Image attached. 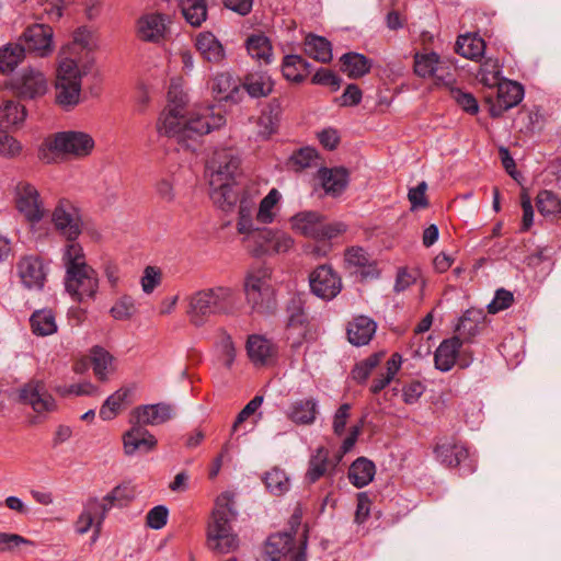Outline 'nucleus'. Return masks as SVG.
<instances>
[{
    "instance_id": "obj_1",
    "label": "nucleus",
    "mask_w": 561,
    "mask_h": 561,
    "mask_svg": "<svg viewBox=\"0 0 561 561\" xmlns=\"http://www.w3.org/2000/svg\"><path fill=\"white\" fill-rule=\"evenodd\" d=\"M237 515L234 494L229 491L220 493L215 501L211 522L207 526L206 546L209 550L226 554L238 549L239 538L232 533L230 524Z\"/></svg>"
},
{
    "instance_id": "obj_2",
    "label": "nucleus",
    "mask_w": 561,
    "mask_h": 561,
    "mask_svg": "<svg viewBox=\"0 0 561 561\" xmlns=\"http://www.w3.org/2000/svg\"><path fill=\"white\" fill-rule=\"evenodd\" d=\"M234 305L233 290L217 286L198 290L190 298L187 314L195 327H202L208 317L229 313Z\"/></svg>"
},
{
    "instance_id": "obj_3",
    "label": "nucleus",
    "mask_w": 561,
    "mask_h": 561,
    "mask_svg": "<svg viewBox=\"0 0 561 561\" xmlns=\"http://www.w3.org/2000/svg\"><path fill=\"white\" fill-rule=\"evenodd\" d=\"M272 270L265 265L248 271L243 279V291L252 311L273 314L277 308L276 294L270 284Z\"/></svg>"
},
{
    "instance_id": "obj_4",
    "label": "nucleus",
    "mask_w": 561,
    "mask_h": 561,
    "mask_svg": "<svg viewBox=\"0 0 561 561\" xmlns=\"http://www.w3.org/2000/svg\"><path fill=\"white\" fill-rule=\"evenodd\" d=\"M94 148L93 138L83 131H58L53 138H46L38 149V159L45 163L55 161L54 156H73L83 158Z\"/></svg>"
},
{
    "instance_id": "obj_5",
    "label": "nucleus",
    "mask_w": 561,
    "mask_h": 561,
    "mask_svg": "<svg viewBox=\"0 0 561 561\" xmlns=\"http://www.w3.org/2000/svg\"><path fill=\"white\" fill-rule=\"evenodd\" d=\"M293 230L316 241H330L346 231L343 222H325V217L314 210L299 211L290 218Z\"/></svg>"
},
{
    "instance_id": "obj_6",
    "label": "nucleus",
    "mask_w": 561,
    "mask_h": 561,
    "mask_svg": "<svg viewBox=\"0 0 561 561\" xmlns=\"http://www.w3.org/2000/svg\"><path fill=\"white\" fill-rule=\"evenodd\" d=\"M287 314L286 330L291 334L296 329L300 331L297 339L291 343L293 348H298L304 342L316 340V332L311 328L309 316L306 311V299L299 293H295L287 300L285 306Z\"/></svg>"
},
{
    "instance_id": "obj_7",
    "label": "nucleus",
    "mask_w": 561,
    "mask_h": 561,
    "mask_svg": "<svg viewBox=\"0 0 561 561\" xmlns=\"http://www.w3.org/2000/svg\"><path fill=\"white\" fill-rule=\"evenodd\" d=\"M308 280L311 294L324 301L333 300L343 289L341 275L330 264L318 265Z\"/></svg>"
},
{
    "instance_id": "obj_8",
    "label": "nucleus",
    "mask_w": 561,
    "mask_h": 561,
    "mask_svg": "<svg viewBox=\"0 0 561 561\" xmlns=\"http://www.w3.org/2000/svg\"><path fill=\"white\" fill-rule=\"evenodd\" d=\"M249 239L254 242V247L251 250V254L254 257L287 252L294 245L293 238L287 233L266 227L255 228Z\"/></svg>"
},
{
    "instance_id": "obj_9",
    "label": "nucleus",
    "mask_w": 561,
    "mask_h": 561,
    "mask_svg": "<svg viewBox=\"0 0 561 561\" xmlns=\"http://www.w3.org/2000/svg\"><path fill=\"white\" fill-rule=\"evenodd\" d=\"M9 87L19 101L36 100L47 92L45 76L33 68L23 69L11 78Z\"/></svg>"
},
{
    "instance_id": "obj_10",
    "label": "nucleus",
    "mask_w": 561,
    "mask_h": 561,
    "mask_svg": "<svg viewBox=\"0 0 561 561\" xmlns=\"http://www.w3.org/2000/svg\"><path fill=\"white\" fill-rule=\"evenodd\" d=\"M241 158L232 149H222L215 151L211 160L207 164L210 170L209 184L218 182H236V178L241 173Z\"/></svg>"
},
{
    "instance_id": "obj_11",
    "label": "nucleus",
    "mask_w": 561,
    "mask_h": 561,
    "mask_svg": "<svg viewBox=\"0 0 561 561\" xmlns=\"http://www.w3.org/2000/svg\"><path fill=\"white\" fill-rule=\"evenodd\" d=\"M25 51L34 53L38 57H47L55 49L53 27L44 23L28 25L19 38Z\"/></svg>"
},
{
    "instance_id": "obj_12",
    "label": "nucleus",
    "mask_w": 561,
    "mask_h": 561,
    "mask_svg": "<svg viewBox=\"0 0 561 561\" xmlns=\"http://www.w3.org/2000/svg\"><path fill=\"white\" fill-rule=\"evenodd\" d=\"M525 94L524 85L517 81L503 79L497 83L496 102L493 103L491 98L485 101L490 103L489 113L492 118L501 117L506 111L517 106Z\"/></svg>"
},
{
    "instance_id": "obj_13",
    "label": "nucleus",
    "mask_w": 561,
    "mask_h": 561,
    "mask_svg": "<svg viewBox=\"0 0 561 561\" xmlns=\"http://www.w3.org/2000/svg\"><path fill=\"white\" fill-rule=\"evenodd\" d=\"M15 266L18 276L26 289H44L47 272L41 256L35 254L23 255Z\"/></svg>"
},
{
    "instance_id": "obj_14",
    "label": "nucleus",
    "mask_w": 561,
    "mask_h": 561,
    "mask_svg": "<svg viewBox=\"0 0 561 561\" xmlns=\"http://www.w3.org/2000/svg\"><path fill=\"white\" fill-rule=\"evenodd\" d=\"M51 220L56 230L65 236L67 241L77 240L81 234V218L68 199H60L58 202L53 211Z\"/></svg>"
},
{
    "instance_id": "obj_15",
    "label": "nucleus",
    "mask_w": 561,
    "mask_h": 561,
    "mask_svg": "<svg viewBox=\"0 0 561 561\" xmlns=\"http://www.w3.org/2000/svg\"><path fill=\"white\" fill-rule=\"evenodd\" d=\"M15 204L18 210L24 215L31 224L39 222L44 217V208L36 187L26 182L16 185Z\"/></svg>"
},
{
    "instance_id": "obj_16",
    "label": "nucleus",
    "mask_w": 561,
    "mask_h": 561,
    "mask_svg": "<svg viewBox=\"0 0 561 561\" xmlns=\"http://www.w3.org/2000/svg\"><path fill=\"white\" fill-rule=\"evenodd\" d=\"M79 274L71 277V280L70 275L66 274V290L78 301H83L84 298H93L99 287L95 271L87 265L81 266Z\"/></svg>"
},
{
    "instance_id": "obj_17",
    "label": "nucleus",
    "mask_w": 561,
    "mask_h": 561,
    "mask_svg": "<svg viewBox=\"0 0 561 561\" xmlns=\"http://www.w3.org/2000/svg\"><path fill=\"white\" fill-rule=\"evenodd\" d=\"M214 100L219 103L238 104L242 101L240 80L237 81L229 71L217 72L209 82Z\"/></svg>"
},
{
    "instance_id": "obj_18",
    "label": "nucleus",
    "mask_w": 561,
    "mask_h": 561,
    "mask_svg": "<svg viewBox=\"0 0 561 561\" xmlns=\"http://www.w3.org/2000/svg\"><path fill=\"white\" fill-rule=\"evenodd\" d=\"M167 15L159 12L147 13L137 20V36L146 43L159 44L165 39L168 26Z\"/></svg>"
},
{
    "instance_id": "obj_19",
    "label": "nucleus",
    "mask_w": 561,
    "mask_h": 561,
    "mask_svg": "<svg viewBox=\"0 0 561 561\" xmlns=\"http://www.w3.org/2000/svg\"><path fill=\"white\" fill-rule=\"evenodd\" d=\"M131 427L123 435L124 451L127 456L136 453L148 454L156 449L157 438L149 431L137 424L129 422Z\"/></svg>"
},
{
    "instance_id": "obj_20",
    "label": "nucleus",
    "mask_w": 561,
    "mask_h": 561,
    "mask_svg": "<svg viewBox=\"0 0 561 561\" xmlns=\"http://www.w3.org/2000/svg\"><path fill=\"white\" fill-rule=\"evenodd\" d=\"M317 178L324 193L331 197H340L350 184V170L341 167H321L317 172Z\"/></svg>"
},
{
    "instance_id": "obj_21",
    "label": "nucleus",
    "mask_w": 561,
    "mask_h": 561,
    "mask_svg": "<svg viewBox=\"0 0 561 561\" xmlns=\"http://www.w3.org/2000/svg\"><path fill=\"white\" fill-rule=\"evenodd\" d=\"M173 417V407L169 403L160 402L156 404H145L136 407L130 412L129 422H136L141 426L159 425Z\"/></svg>"
},
{
    "instance_id": "obj_22",
    "label": "nucleus",
    "mask_w": 561,
    "mask_h": 561,
    "mask_svg": "<svg viewBox=\"0 0 561 561\" xmlns=\"http://www.w3.org/2000/svg\"><path fill=\"white\" fill-rule=\"evenodd\" d=\"M21 403L28 404L37 412H50L56 408L55 399L48 393L43 383H26L19 392Z\"/></svg>"
},
{
    "instance_id": "obj_23",
    "label": "nucleus",
    "mask_w": 561,
    "mask_h": 561,
    "mask_svg": "<svg viewBox=\"0 0 561 561\" xmlns=\"http://www.w3.org/2000/svg\"><path fill=\"white\" fill-rule=\"evenodd\" d=\"M194 47L205 62L220 65L226 59L224 45L210 31L198 33L195 36Z\"/></svg>"
},
{
    "instance_id": "obj_24",
    "label": "nucleus",
    "mask_w": 561,
    "mask_h": 561,
    "mask_svg": "<svg viewBox=\"0 0 561 561\" xmlns=\"http://www.w3.org/2000/svg\"><path fill=\"white\" fill-rule=\"evenodd\" d=\"M344 261L347 267L360 270V280L374 279L380 276L377 261L370 260V255L362 247L347 248L344 253Z\"/></svg>"
},
{
    "instance_id": "obj_25",
    "label": "nucleus",
    "mask_w": 561,
    "mask_h": 561,
    "mask_svg": "<svg viewBox=\"0 0 561 561\" xmlns=\"http://www.w3.org/2000/svg\"><path fill=\"white\" fill-rule=\"evenodd\" d=\"M56 96L55 102L64 111H72L80 102L81 93V78L72 77L66 79L65 77H56L55 82Z\"/></svg>"
},
{
    "instance_id": "obj_26",
    "label": "nucleus",
    "mask_w": 561,
    "mask_h": 561,
    "mask_svg": "<svg viewBox=\"0 0 561 561\" xmlns=\"http://www.w3.org/2000/svg\"><path fill=\"white\" fill-rule=\"evenodd\" d=\"M240 84L251 99H262L272 94L275 81L266 70H255L245 73Z\"/></svg>"
},
{
    "instance_id": "obj_27",
    "label": "nucleus",
    "mask_w": 561,
    "mask_h": 561,
    "mask_svg": "<svg viewBox=\"0 0 561 561\" xmlns=\"http://www.w3.org/2000/svg\"><path fill=\"white\" fill-rule=\"evenodd\" d=\"M462 345L463 341L458 335L443 340L434 353L435 368L443 373L449 371L456 365Z\"/></svg>"
},
{
    "instance_id": "obj_28",
    "label": "nucleus",
    "mask_w": 561,
    "mask_h": 561,
    "mask_svg": "<svg viewBox=\"0 0 561 561\" xmlns=\"http://www.w3.org/2000/svg\"><path fill=\"white\" fill-rule=\"evenodd\" d=\"M340 71L350 79L357 80L368 75L373 68V59L357 51H347L340 59Z\"/></svg>"
},
{
    "instance_id": "obj_29",
    "label": "nucleus",
    "mask_w": 561,
    "mask_h": 561,
    "mask_svg": "<svg viewBox=\"0 0 561 561\" xmlns=\"http://www.w3.org/2000/svg\"><path fill=\"white\" fill-rule=\"evenodd\" d=\"M377 323L367 316H358L347 325L348 342L354 346L367 345L376 333Z\"/></svg>"
},
{
    "instance_id": "obj_30",
    "label": "nucleus",
    "mask_w": 561,
    "mask_h": 561,
    "mask_svg": "<svg viewBox=\"0 0 561 561\" xmlns=\"http://www.w3.org/2000/svg\"><path fill=\"white\" fill-rule=\"evenodd\" d=\"M90 367L93 368V373L99 380H105V348L103 346L94 345L90 350L89 355L76 359L72 370L76 374L82 375L85 374Z\"/></svg>"
},
{
    "instance_id": "obj_31",
    "label": "nucleus",
    "mask_w": 561,
    "mask_h": 561,
    "mask_svg": "<svg viewBox=\"0 0 561 561\" xmlns=\"http://www.w3.org/2000/svg\"><path fill=\"white\" fill-rule=\"evenodd\" d=\"M295 549L296 540L283 531L270 535L265 542V553L271 561H289Z\"/></svg>"
},
{
    "instance_id": "obj_32",
    "label": "nucleus",
    "mask_w": 561,
    "mask_h": 561,
    "mask_svg": "<svg viewBox=\"0 0 561 561\" xmlns=\"http://www.w3.org/2000/svg\"><path fill=\"white\" fill-rule=\"evenodd\" d=\"M485 314L481 309L470 308L459 318L455 331L465 342H470L484 327Z\"/></svg>"
},
{
    "instance_id": "obj_33",
    "label": "nucleus",
    "mask_w": 561,
    "mask_h": 561,
    "mask_svg": "<svg viewBox=\"0 0 561 561\" xmlns=\"http://www.w3.org/2000/svg\"><path fill=\"white\" fill-rule=\"evenodd\" d=\"M68 48L76 54L84 53L85 60L83 67L87 68L88 65L94 61V58L91 56L96 48L94 33L87 26H79L73 31L72 42L68 45Z\"/></svg>"
},
{
    "instance_id": "obj_34",
    "label": "nucleus",
    "mask_w": 561,
    "mask_h": 561,
    "mask_svg": "<svg viewBox=\"0 0 561 561\" xmlns=\"http://www.w3.org/2000/svg\"><path fill=\"white\" fill-rule=\"evenodd\" d=\"M434 454L436 459L448 468L458 467L469 456V451L463 445L448 440L436 444Z\"/></svg>"
},
{
    "instance_id": "obj_35",
    "label": "nucleus",
    "mask_w": 561,
    "mask_h": 561,
    "mask_svg": "<svg viewBox=\"0 0 561 561\" xmlns=\"http://www.w3.org/2000/svg\"><path fill=\"white\" fill-rule=\"evenodd\" d=\"M283 114V102L280 98H273L263 108L259 117V126L263 127L260 131L265 138L271 137L278 129Z\"/></svg>"
},
{
    "instance_id": "obj_36",
    "label": "nucleus",
    "mask_w": 561,
    "mask_h": 561,
    "mask_svg": "<svg viewBox=\"0 0 561 561\" xmlns=\"http://www.w3.org/2000/svg\"><path fill=\"white\" fill-rule=\"evenodd\" d=\"M186 118L178 108H171L169 104L168 113H163L158 121L157 128L159 134L168 137H176L179 141L184 140V122Z\"/></svg>"
},
{
    "instance_id": "obj_37",
    "label": "nucleus",
    "mask_w": 561,
    "mask_h": 561,
    "mask_svg": "<svg viewBox=\"0 0 561 561\" xmlns=\"http://www.w3.org/2000/svg\"><path fill=\"white\" fill-rule=\"evenodd\" d=\"M485 47L484 39L478 33H467L457 37L455 51L467 59L479 60Z\"/></svg>"
},
{
    "instance_id": "obj_38",
    "label": "nucleus",
    "mask_w": 561,
    "mask_h": 561,
    "mask_svg": "<svg viewBox=\"0 0 561 561\" xmlns=\"http://www.w3.org/2000/svg\"><path fill=\"white\" fill-rule=\"evenodd\" d=\"M105 517V504L98 501H90L84 511L79 516L76 527L80 534L87 533L92 525L95 527V533L101 531L102 522Z\"/></svg>"
},
{
    "instance_id": "obj_39",
    "label": "nucleus",
    "mask_w": 561,
    "mask_h": 561,
    "mask_svg": "<svg viewBox=\"0 0 561 561\" xmlns=\"http://www.w3.org/2000/svg\"><path fill=\"white\" fill-rule=\"evenodd\" d=\"M376 474L374 461L366 457H358L348 468L347 477L357 489L368 485Z\"/></svg>"
},
{
    "instance_id": "obj_40",
    "label": "nucleus",
    "mask_w": 561,
    "mask_h": 561,
    "mask_svg": "<svg viewBox=\"0 0 561 561\" xmlns=\"http://www.w3.org/2000/svg\"><path fill=\"white\" fill-rule=\"evenodd\" d=\"M247 353L255 366H264L273 354V344L262 335L252 334L247 341Z\"/></svg>"
},
{
    "instance_id": "obj_41",
    "label": "nucleus",
    "mask_w": 561,
    "mask_h": 561,
    "mask_svg": "<svg viewBox=\"0 0 561 561\" xmlns=\"http://www.w3.org/2000/svg\"><path fill=\"white\" fill-rule=\"evenodd\" d=\"M304 45L305 53L312 59L323 64L332 60V45L325 37L309 33Z\"/></svg>"
},
{
    "instance_id": "obj_42",
    "label": "nucleus",
    "mask_w": 561,
    "mask_h": 561,
    "mask_svg": "<svg viewBox=\"0 0 561 561\" xmlns=\"http://www.w3.org/2000/svg\"><path fill=\"white\" fill-rule=\"evenodd\" d=\"M317 401L314 399L297 400L291 403L287 417L297 425H309L316 420Z\"/></svg>"
},
{
    "instance_id": "obj_43",
    "label": "nucleus",
    "mask_w": 561,
    "mask_h": 561,
    "mask_svg": "<svg viewBox=\"0 0 561 561\" xmlns=\"http://www.w3.org/2000/svg\"><path fill=\"white\" fill-rule=\"evenodd\" d=\"M236 182H218V184H209L210 197L215 204L224 211H231L238 202V193L233 186Z\"/></svg>"
},
{
    "instance_id": "obj_44",
    "label": "nucleus",
    "mask_w": 561,
    "mask_h": 561,
    "mask_svg": "<svg viewBox=\"0 0 561 561\" xmlns=\"http://www.w3.org/2000/svg\"><path fill=\"white\" fill-rule=\"evenodd\" d=\"M25 58V47L21 43H9L0 48V73L12 72Z\"/></svg>"
},
{
    "instance_id": "obj_45",
    "label": "nucleus",
    "mask_w": 561,
    "mask_h": 561,
    "mask_svg": "<svg viewBox=\"0 0 561 561\" xmlns=\"http://www.w3.org/2000/svg\"><path fill=\"white\" fill-rule=\"evenodd\" d=\"M179 5L185 21L193 27H199L206 21V0H180Z\"/></svg>"
},
{
    "instance_id": "obj_46",
    "label": "nucleus",
    "mask_w": 561,
    "mask_h": 561,
    "mask_svg": "<svg viewBox=\"0 0 561 561\" xmlns=\"http://www.w3.org/2000/svg\"><path fill=\"white\" fill-rule=\"evenodd\" d=\"M62 261L66 266V273L70 275V278L80 275L81 266L88 265L84 261L83 249L76 240L68 241L66 244Z\"/></svg>"
},
{
    "instance_id": "obj_47",
    "label": "nucleus",
    "mask_w": 561,
    "mask_h": 561,
    "mask_svg": "<svg viewBox=\"0 0 561 561\" xmlns=\"http://www.w3.org/2000/svg\"><path fill=\"white\" fill-rule=\"evenodd\" d=\"M248 53L256 59L271 64L273 56V46L267 36L264 34H252L245 41Z\"/></svg>"
},
{
    "instance_id": "obj_48",
    "label": "nucleus",
    "mask_w": 561,
    "mask_h": 561,
    "mask_svg": "<svg viewBox=\"0 0 561 561\" xmlns=\"http://www.w3.org/2000/svg\"><path fill=\"white\" fill-rule=\"evenodd\" d=\"M135 386L119 388L107 397V419H114L133 403Z\"/></svg>"
},
{
    "instance_id": "obj_49",
    "label": "nucleus",
    "mask_w": 561,
    "mask_h": 561,
    "mask_svg": "<svg viewBox=\"0 0 561 561\" xmlns=\"http://www.w3.org/2000/svg\"><path fill=\"white\" fill-rule=\"evenodd\" d=\"M32 332L38 336H47L57 331L55 314L51 310H36L30 318Z\"/></svg>"
},
{
    "instance_id": "obj_50",
    "label": "nucleus",
    "mask_w": 561,
    "mask_h": 561,
    "mask_svg": "<svg viewBox=\"0 0 561 561\" xmlns=\"http://www.w3.org/2000/svg\"><path fill=\"white\" fill-rule=\"evenodd\" d=\"M26 108L13 100L4 101L0 106V127L8 128L24 122Z\"/></svg>"
},
{
    "instance_id": "obj_51",
    "label": "nucleus",
    "mask_w": 561,
    "mask_h": 561,
    "mask_svg": "<svg viewBox=\"0 0 561 561\" xmlns=\"http://www.w3.org/2000/svg\"><path fill=\"white\" fill-rule=\"evenodd\" d=\"M440 57L437 53H415L413 71L420 78H433L438 70Z\"/></svg>"
},
{
    "instance_id": "obj_52",
    "label": "nucleus",
    "mask_w": 561,
    "mask_h": 561,
    "mask_svg": "<svg viewBox=\"0 0 561 561\" xmlns=\"http://www.w3.org/2000/svg\"><path fill=\"white\" fill-rule=\"evenodd\" d=\"M263 482L267 491L275 496L285 494L290 488L289 478L286 472L278 467H274L267 471L263 477Z\"/></svg>"
},
{
    "instance_id": "obj_53",
    "label": "nucleus",
    "mask_w": 561,
    "mask_h": 561,
    "mask_svg": "<svg viewBox=\"0 0 561 561\" xmlns=\"http://www.w3.org/2000/svg\"><path fill=\"white\" fill-rule=\"evenodd\" d=\"M328 462L329 450L323 446L318 447L316 454L309 459L306 480L309 483H316L327 472Z\"/></svg>"
},
{
    "instance_id": "obj_54",
    "label": "nucleus",
    "mask_w": 561,
    "mask_h": 561,
    "mask_svg": "<svg viewBox=\"0 0 561 561\" xmlns=\"http://www.w3.org/2000/svg\"><path fill=\"white\" fill-rule=\"evenodd\" d=\"M536 206L542 216H557L561 214V198L550 190H541L538 193Z\"/></svg>"
},
{
    "instance_id": "obj_55",
    "label": "nucleus",
    "mask_w": 561,
    "mask_h": 561,
    "mask_svg": "<svg viewBox=\"0 0 561 561\" xmlns=\"http://www.w3.org/2000/svg\"><path fill=\"white\" fill-rule=\"evenodd\" d=\"M108 312L115 320L129 321L137 314L138 308L131 296L123 295L114 302Z\"/></svg>"
},
{
    "instance_id": "obj_56",
    "label": "nucleus",
    "mask_w": 561,
    "mask_h": 561,
    "mask_svg": "<svg viewBox=\"0 0 561 561\" xmlns=\"http://www.w3.org/2000/svg\"><path fill=\"white\" fill-rule=\"evenodd\" d=\"M298 62H301L300 55H286L282 61V73L283 77L291 82L301 83L306 79V75L300 71V67H298Z\"/></svg>"
},
{
    "instance_id": "obj_57",
    "label": "nucleus",
    "mask_w": 561,
    "mask_h": 561,
    "mask_svg": "<svg viewBox=\"0 0 561 561\" xmlns=\"http://www.w3.org/2000/svg\"><path fill=\"white\" fill-rule=\"evenodd\" d=\"M280 194L276 188H272L268 194L261 201L256 220L261 224H271L274 220L272 209L279 202Z\"/></svg>"
},
{
    "instance_id": "obj_58",
    "label": "nucleus",
    "mask_w": 561,
    "mask_h": 561,
    "mask_svg": "<svg viewBox=\"0 0 561 561\" xmlns=\"http://www.w3.org/2000/svg\"><path fill=\"white\" fill-rule=\"evenodd\" d=\"M135 499V489L129 483L117 485L107 493V504L111 506L126 507Z\"/></svg>"
},
{
    "instance_id": "obj_59",
    "label": "nucleus",
    "mask_w": 561,
    "mask_h": 561,
    "mask_svg": "<svg viewBox=\"0 0 561 561\" xmlns=\"http://www.w3.org/2000/svg\"><path fill=\"white\" fill-rule=\"evenodd\" d=\"M450 96L466 113L470 115H476L479 113V103L472 93L466 92L457 87H451Z\"/></svg>"
},
{
    "instance_id": "obj_60",
    "label": "nucleus",
    "mask_w": 561,
    "mask_h": 561,
    "mask_svg": "<svg viewBox=\"0 0 561 561\" xmlns=\"http://www.w3.org/2000/svg\"><path fill=\"white\" fill-rule=\"evenodd\" d=\"M319 158L318 151L312 147H302L290 156L289 164L296 171H302L311 165V162Z\"/></svg>"
},
{
    "instance_id": "obj_61",
    "label": "nucleus",
    "mask_w": 561,
    "mask_h": 561,
    "mask_svg": "<svg viewBox=\"0 0 561 561\" xmlns=\"http://www.w3.org/2000/svg\"><path fill=\"white\" fill-rule=\"evenodd\" d=\"M310 82L316 85L330 87L332 92H336L343 82L342 78L329 68H319L311 77Z\"/></svg>"
},
{
    "instance_id": "obj_62",
    "label": "nucleus",
    "mask_w": 561,
    "mask_h": 561,
    "mask_svg": "<svg viewBox=\"0 0 561 561\" xmlns=\"http://www.w3.org/2000/svg\"><path fill=\"white\" fill-rule=\"evenodd\" d=\"M514 302V295L505 288H499L495 291L493 300L486 306L490 314H495L510 308Z\"/></svg>"
},
{
    "instance_id": "obj_63",
    "label": "nucleus",
    "mask_w": 561,
    "mask_h": 561,
    "mask_svg": "<svg viewBox=\"0 0 561 561\" xmlns=\"http://www.w3.org/2000/svg\"><path fill=\"white\" fill-rule=\"evenodd\" d=\"M161 280L162 272L159 267L151 265L146 266L140 279L144 293L151 294L161 284Z\"/></svg>"
},
{
    "instance_id": "obj_64",
    "label": "nucleus",
    "mask_w": 561,
    "mask_h": 561,
    "mask_svg": "<svg viewBox=\"0 0 561 561\" xmlns=\"http://www.w3.org/2000/svg\"><path fill=\"white\" fill-rule=\"evenodd\" d=\"M426 190L427 184L425 181L420 182L415 187L409 190L408 198L411 203V210L423 209L430 206Z\"/></svg>"
}]
</instances>
